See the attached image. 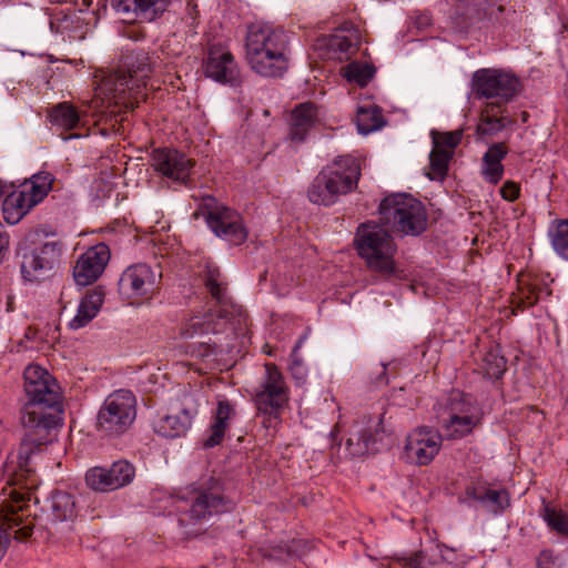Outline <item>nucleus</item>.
<instances>
[{"instance_id":"nucleus-56","label":"nucleus","mask_w":568,"mask_h":568,"mask_svg":"<svg viewBox=\"0 0 568 568\" xmlns=\"http://www.w3.org/2000/svg\"><path fill=\"white\" fill-rule=\"evenodd\" d=\"M190 400H193V398L191 396H185L184 397V404L186 405Z\"/></svg>"},{"instance_id":"nucleus-42","label":"nucleus","mask_w":568,"mask_h":568,"mask_svg":"<svg viewBox=\"0 0 568 568\" xmlns=\"http://www.w3.org/2000/svg\"><path fill=\"white\" fill-rule=\"evenodd\" d=\"M506 359L497 349H491L484 357V371L489 378L498 379L506 372Z\"/></svg>"},{"instance_id":"nucleus-28","label":"nucleus","mask_w":568,"mask_h":568,"mask_svg":"<svg viewBox=\"0 0 568 568\" xmlns=\"http://www.w3.org/2000/svg\"><path fill=\"white\" fill-rule=\"evenodd\" d=\"M481 420V416L467 417H440L443 437L447 439H460L474 430Z\"/></svg>"},{"instance_id":"nucleus-31","label":"nucleus","mask_w":568,"mask_h":568,"mask_svg":"<svg viewBox=\"0 0 568 568\" xmlns=\"http://www.w3.org/2000/svg\"><path fill=\"white\" fill-rule=\"evenodd\" d=\"M358 132L366 135L384 125L381 109L376 105L359 106L356 114Z\"/></svg>"},{"instance_id":"nucleus-14","label":"nucleus","mask_w":568,"mask_h":568,"mask_svg":"<svg viewBox=\"0 0 568 568\" xmlns=\"http://www.w3.org/2000/svg\"><path fill=\"white\" fill-rule=\"evenodd\" d=\"M207 78L230 85L240 84V69L232 52L221 44H211L204 60Z\"/></svg>"},{"instance_id":"nucleus-15","label":"nucleus","mask_w":568,"mask_h":568,"mask_svg":"<svg viewBox=\"0 0 568 568\" xmlns=\"http://www.w3.org/2000/svg\"><path fill=\"white\" fill-rule=\"evenodd\" d=\"M443 435L430 427H419L413 430L405 445L407 460L416 465H428L438 454Z\"/></svg>"},{"instance_id":"nucleus-5","label":"nucleus","mask_w":568,"mask_h":568,"mask_svg":"<svg viewBox=\"0 0 568 568\" xmlns=\"http://www.w3.org/2000/svg\"><path fill=\"white\" fill-rule=\"evenodd\" d=\"M355 245L358 255L376 280L388 281L399 276L400 270L395 261L396 244L382 225L362 224L355 236Z\"/></svg>"},{"instance_id":"nucleus-19","label":"nucleus","mask_w":568,"mask_h":568,"mask_svg":"<svg viewBox=\"0 0 568 568\" xmlns=\"http://www.w3.org/2000/svg\"><path fill=\"white\" fill-rule=\"evenodd\" d=\"M171 0H112L113 9L124 19L152 21L162 14Z\"/></svg>"},{"instance_id":"nucleus-53","label":"nucleus","mask_w":568,"mask_h":568,"mask_svg":"<svg viewBox=\"0 0 568 568\" xmlns=\"http://www.w3.org/2000/svg\"><path fill=\"white\" fill-rule=\"evenodd\" d=\"M335 44H337V45L339 47L341 51H345V52H346V51L351 48V45H352L351 41H348V40H346V39L338 40Z\"/></svg>"},{"instance_id":"nucleus-46","label":"nucleus","mask_w":568,"mask_h":568,"mask_svg":"<svg viewBox=\"0 0 568 568\" xmlns=\"http://www.w3.org/2000/svg\"><path fill=\"white\" fill-rule=\"evenodd\" d=\"M481 174L488 183L497 184L504 174V165L483 159Z\"/></svg>"},{"instance_id":"nucleus-7","label":"nucleus","mask_w":568,"mask_h":568,"mask_svg":"<svg viewBox=\"0 0 568 568\" xmlns=\"http://www.w3.org/2000/svg\"><path fill=\"white\" fill-rule=\"evenodd\" d=\"M359 165L355 159L345 156L323 169L313 180L307 195L312 203L332 205L339 195L348 193L357 183Z\"/></svg>"},{"instance_id":"nucleus-10","label":"nucleus","mask_w":568,"mask_h":568,"mask_svg":"<svg viewBox=\"0 0 568 568\" xmlns=\"http://www.w3.org/2000/svg\"><path fill=\"white\" fill-rule=\"evenodd\" d=\"M128 65V74L124 71L109 74L102 82V89L115 104L133 109L134 103L131 99L138 101L140 82L151 72V64L149 57L142 52L136 54L135 62Z\"/></svg>"},{"instance_id":"nucleus-36","label":"nucleus","mask_w":568,"mask_h":568,"mask_svg":"<svg viewBox=\"0 0 568 568\" xmlns=\"http://www.w3.org/2000/svg\"><path fill=\"white\" fill-rule=\"evenodd\" d=\"M374 74L375 68L366 62L353 61L344 68V77L359 87L367 85Z\"/></svg>"},{"instance_id":"nucleus-20","label":"nucleus","mask_w":568,"mask_h":568,"mask_svg":"<svg viewBox=\"0 0 568 568\" xmlns=\"http://www.w3.org/2000/svg\"><path fill=\"white\" fill-rule=\"evenodd\" d=\"M515 123L516 120L509 114L507 105L485 103L480 110L476 132L480 136H495Z\"/></svg>"},{"instance_id":"nucleus-50","label":"nucleus","mask_w":568,"mask_h":568,"mask_svg":"<svg viewBox=\"0 0 568 568\" xmlns=\"http://www.w3.org/2000/svg\"><path fill=\"white\" fill-rule=\"evenodd\" d=\"M9 246V235L0 224V261L3 258Z\"/></svg>"},{"instance_id":"nucleus-44","label":"nucleus","mask_w":568,"mask_h":568,"mask_svg":"<svg viewBox=\"0 0 568 568\" xmlns=\"http://www.w3.org/2000/svg\"><path fill=\"white\" fill-rule=\"evenodd\" d=\"M397 559L405 568H432L437 564L430 559L426 560V554L423 550L400 556Z\"/></svg>"},{"instance_id":"nucleus-47","label":"nucleus","mask_w":568,"mask_h":568,"mask_svg":"<svg viewBox=\"0 0 568 568\" xmlns=\"http://www.w3.org/2000/svg\"><path fill=\"white\" fill-rule=\"evenodd\" d=\"M538 568H564V561L550 550H544L537 558Z\"/></svg>"},{"instance_id":"nucleus-57","label":"nucleus","mask_w":568,"mask_h":568,"mask_svg":"<svg viewBox=\"0 0 568 568\" xmlns=\"http://www.w3.org/2000/svg\"><path fill=\"white\" fill-rule=\"evenodd\" d=\"M523 119H524V121H526V119H527V113L526 112H523Z\"/></svg>"},{"instance_id":"nucleus-52","label":"nucleus","mask_w":568,"mask_h":568,"mask_svg":"<svg viewBox=\"0 0 568 568\" xmlns=\"http://www.w3.org/2000/svg\"><path fill=\"white\" fill-rule=\"evenodd\" d=\"M440 552V559L448 564V565H452L454 562V554L450 549H448L447 547H444L439 550Z\"/></svg>"},{"instance_id":"nucleus-35","label":"nucleus","mask_w":568,"mask_h":568,"mask_svg":"<svg viewBox=\"0 0 568 568\" xmlns=\"http://www.w3.org/2000/svg\"><path fill=\"white\" fill-rule=\"evenodd\" d=\"M453 153L449 150L433 148L429 154L430 180H443L446 176Z\"/></svg>"},{"instance_id":"nucleus-38","label":"nucleus","mask_w":568,"mask_h":568,"mask_svg":"<svg viewBox=\"0 0 568 568\" xmlns=\"http://www.w3.org/2000/svg\"><path fill=\"white\" fill-rule=\"evenodd\" d=\"M541 516L548 527L557 534L568 538V514L561 509L545 505Z\"/></svg>"},{"instance_id":"nucleus-49","label":"nucleus","mask_w":568,"mask_h":568,"mask_svg":"<svg viewBox=\"0 0 568 568\" xmlns=\"http://www.w3.org/2000/svg\"><path fill=\"white\" fill-rule=\"evenodd\" d=\"M519 186L513 181L505 182V184L500 189L501 197L509 202L517 200L519 196Z\"/></svg>"},{"instance_id":"nucleus-22","label":"nucleus","mask_w":568,"mask_h":568,"mask_svg":"<svg viewBox=\"0 0 568 568\" xmlns=\"http://www.w3.org/2000/svg\"><path fill=\"white\" fill-rule=\"evenodd\" d=\"M381 420H369L368 425L358 428L346 442V449L351 457H361L378 450L376 444L382 439Z\"/></svg>"},{"instance_id":"nucleus-1","label":"nucleus","mask_w":568,"mask_h":568,"mask_svg":"<svg viewBox=\"0 0 568 568\" xmlns=\"http://www.w3.org/2000/svg\"><path fill=\"white\" fill-rule=\"evenodd\" d=\"M24 392L28 402L21 410V423L26 434L17 455L18 469L8 479L14 488L9 493L11 500L0 509V560L12 536L22 541L32 535L34 518L28 513V503L31 489L38 485L32 460L42 447L57 439L61 427L60 387L45 369L38 365L26 368Z\"/></svg>"},{"instance_id":"nucleus-24","label":"nucleus","mask_w":568,"mask_h":568,"mask_svg":"<svg viewBox=\"0 0 568 568\" xmlns=\"http://www.w3.org/2000/svg\"><path fill=\"white\" fill-rule=\"evenodd\" d=\"M316 118V108L306 102L297 105L291 114L290 139L293 142H303L312 129Z\"/></svg>"},{"instance_id":"nucleus-40","label":"nucleus","mask_w":568,"mask_h":568,"mask_svg":"<svg viewBox=\"0 0 568 568\" xmlns=\"http://www.w3.org/2000/svg\"><path fill=\"white\" fill-rule=\"evenodd\" d=\"M53 176L49 172H39L33 174L30 179L29 187L26 189L33 200H37V204L41 202L52 187Z\"/></svg>"},{"instance_id":"nucleus-54","label":"nucleus","mask_w":568,"mask_h":568,"mask_svg":"<svg viewBox=\"0 0 568 568\" xmlns=\"http://www.w3.org/2000/svg\"><path fill=\"white\" fill-rule=\"evenodd\" d=\"M382 368H383V372H382V374L379 375V382H381V383H385V384H386V383H387V379H384V377H383V375H384V373H385V371H386V366H385L384 364H382Z\"/></svg>"},{"instance_id":"nucleus-55","label":"nucleus","mask_w":568,"mask_h":568,"mask_svg":"<svg viewBox=\"0 0 568 568\" xmlns=\"http://www.w3.org/2000/svg\"><path fill=\"white\" fill-rule=\"evenodd\" d=\"M4 183L0 180V199L4 195Z\"/></svg>"},{"instance_id":"nucleus-11","label":"nucleus","mask_w":568,"mask_h":568,"mask_svg":"<svg viewBox=\"0 0 568 568\" xmlns=\"http://www.w3.org/2000/svg\"><path fill=\"white\" fill-rule=\"evenodd\" d=\"M520 87L515 74L497 69H479L471 78L475 97L486 99V103L507 105L518 95Z\"/></svg>"},{"instance_id":"nucleus-25","label":"nucleus","mask_w":568,"mask_h":568,"mask_svg":"<svg viewBox=\"0 0 568 568\" xmlns=\"http://www.w3.org/2000/svg\"><path fill=\"white\" fill-rule=\"evenodd\" d=\"M235 416L234 406L227 399L217 402L214 413V420L210 427V435L204 440L206 448H212L222 443L225 432L229 428L230 420Z\"/></svg>"},{"instance_id":"nucleus-43","label":"nucleus","mask_w":568,"mask_h":568,"mask_svg":"<svg viewBox=\"0 0 568 568\" xmlns=\"http://www.w3.org/2000/svg\"><path fill=\"white\" fill-rule=\"evenodd\" d=\"M462 136L463 132L459 130L445 133H437L436 131H433V148L445 149L453 152L454 149L460 143Z\"/></svg>"},{"instance_id":"nucleus-48","label":"nucleus","mask_w":568,"mask_h":568,"mask_svg":"<svg viewBox=\"0 0 568 568\" xmlns=\"http://www.w3.org/2000/svg\"><path fill=\"white\" fill-rule=\"evenodd\" d=\"M507 155V150L504 143H494L487 152L484 154V160L494 161L496 163H501V161Z\"/></svg>"},{"instance_id":"nucleus-30","label":"nucleus","mask_w":568,"mask_h":568,"mask_svg":"<svg viewBox=\"0 0 568 568\" xmlns=\"http://www.w3.org/2000/svg\"><path fill=\"white\" fill-rule=\"evenodd\" d=\"M52 124L63 130H74L81 121L78 110L68 102H61L54 105L49 113Z\"/></svg>"},{"instance_id":"nucleus-2","label":"nucleus","mask_w":568,"mask_h":568,"mask_svg":"<svg viewBox=\"0 0 568 568\" xmlns=\"http://www.w3.org/2000/svg\"><path fill=\"white\" fill-rule=\"evenodd\" d=\"M245 57L255 73L265 78L283 77L290 65L286 32L262 21L247 24Z\"/></svg>"},{"instance_id":"nucleus-6","label":"nucleus","mask_w":568,"mask_h":568,"mask_svg":"<svg viewBox=\"0 0 568 568\" xmlns=\"http://www.w3.org/2000/svg\"><path fill=\"white\" fill-rule=\"evenodd\" d=\"M383 225L400 235L418 236L427 227V212L424 204L409 194L386 196L378 207Z\"/></svg>"},{"instance_id":"nucleus-58","label":"nucleus","mask_w":568,"mask_h":568,"mask_svg":"<svg viewBox=\"0 0 568 568\" xmlns=\"http://www.w3.org/2000/svg\"><path fill=\"white\" fill-rule=\"evenodd\" d=\"M199 215H200V213H199V212H195V213H194V216H195V217H199Z\"/></svg>"},{"instance_id":"nucleus-37","label":"nucleus","mask_w":568,"mask_h":568,"mask_svg":"<svg viewBox=\"0 0 568 568\" xmlns=\"http://www.w3.org/2000/svg\"><path fill=\"white\" fill-rule=\"evenodd\" d=\"M34 205L37 200L24 190L10 193L3 201V212L18 211V215L24 216Z\"/></svg>"},{"instance_id":"nucleus-3","label":"nucleus","mask_w":568,"mask_h":568,"mask_svg":"<svg viewBox=\"0 0 568 568\" xmlns=\"http://www.w3.org/2000/svg\"><path fill=\"white\" fill-rule=\"evenodd\" d=\"M175 501L180 511L179 523L184 527L202 526L234 507V503L224 495L222 481L212 475H203L184 494L178 495Z\"/></svg>"},{"instance_id":"nucleus-13","label":"nucleus","mask_w":568,"mask_h":568,"mask_svg":"<svg viewBox=\"0 0 568 568\" xmlns=\"http://www.w3.org/2000/svg\"><path fill=\"white\" fill-rule=\"evenodd\" d=\"M288 398V388L282 373L274 364H265V376L253 397L257 414L264 416L263 423L277 419Z\"/></svg>"},{"instance_id":"nucleus-51","label":"nucleus","mask_w":568,"mask_h":568,"mask_svg":"<svg viewBox=\"0 0 568 568\" xmlns=\"http://www.w3.org/2000/svg\"><path fill=\"white\" fill-rule=\"evenodd\" d=\"M4 220L10 224L18 223L23 216L18 215V211L9 210L8 212H3Z\"/></svg>"},{"instance_id":"nucleus-33","label":"nucleus","mask_w":568,"mask_h":568,"mask_svg":"<svg viewBox=\"0 0 568 568\" xmlns=\"http://www.w3.org/2000/svg\"><path fill=\"white\" fill-rule=\"evenodd\" d=\"M504 11V7L501 4L495 7L487 3V0H473L471 4L466 12V19L468 22L466 23V28L473 24L475 21H478L481 16H486L491 20L499 21V13Z\"/></svg>"},{"instance_id":"nucleus-4","label":"nucleus","mask_w":568,"mask_h":568,"mask_svg":"<svg viewBox=\"0 0 568 568\" xmlns=\"http://www.w3.org/2000/svg\"><path fill=\"white\" fill-rule=\"evenodd\" d=\"M205 286L215 300L217 308L191 316L181 328V336L184 338L202 337L209 334L217 335L229 329L233 331L235 314L240 315V308L227 296V287L221 278L219 268L207 267Z\"/></svg>"},{"instance_id":"nucleus-41","label":"nucleus","mask_w":568,"mask_h":568,"mask_svg":"<svg viewBox=\"0 0 568 568\" xmlns=\"http://www.w3.org/2000/svg\"><path fill=\"white\" fill-rule=\"evenodd\" d=\"M87 485L97 491H111L114 490L109 479L108 469L104 467L90 468L85 474Z\"/></svg>"},{"instance_id":"nucleus-26","label":"nucleus","mask_w":568,"mask_h":568,"mask_svg":"<svg viewBox=\"0 0 568 568\" xmlns=\"http://www.w3.org/2000/svg\"><path fill=\"white\" fill-rule=\"evenodd\" d=\"M45 510L53 523L72 520L77 516L75 498L70 493L55 490L47 500Z\"/></svg>"},{"instance_id":"nucleus-9","label":"nucleus","mask_w":568,"mask_h":568,"mask_svg":"<svg viewBox=\"0 0 568 568\" xmlns=\"http://www.w3.org/2000/svg\"><path fill=\"white\" fill-rule=\"evenodd\" d=\"M138 413V400L133 392L118 389L109 394L97 414V429L109 437L125 434L133 425Z\"/></svg>"},{"instance_id":"nucleus-34","label":"nucleus","mask_w":568,"mask_h":568,"mask_svg":"<svg viewBox=\"0 0 568 568\" xmlns=\"http://www.w3.org/2000/svg\"><path fill=\"white\" fill-rule=\"evenodd\" d=\"M106 469L114 490L129 485L135 476L133 465L126 460L114 462L111 467Z\"/></svg>"},{"instance_id":"nucleus-17","label":"nucleus","mask_w":568,"mask_h":568,"mask_svg":"<svg viewBox=\"0 0 568 568\" xmlns=\"http://www.w3.org/2000/svg\"><path fill=\"white\" fill-rule=\"evenodd\" d=\"M110 260L109 246L99 243L89 247L77 261L73 267V278L80 286H87L95 282L103 273Z\"/></svg>"},{"instance_id":"nucleus-45","label":"nucleus","mask_w":568,"mask_h":568,"mask_svg":"<svg viewBox=\"0 0 568 568\" xmlns=\"http://www.w3.org/2000/svg\"><path fill=\"white\" fill-rule=\"evenodd\" d=\"M301 345H302V339H300L296 343V345L294 346V348L292 351V354H291L292 363L290 365L291 374H292L293 378L296 379V382L298 384H303L307 376V371H306L305 365L297 357V351L301 347Z\"/></svg>"},{"instance_id":"nucleus-16","label":"nucleus","mask_w":568,"mask_h":568,"mask_svg":"<svg viewBox=\"0 0 568 568\" xmlns=\"http://www.w3.org/2000/svg\"><path fill=\"white\" fill-rule=\"evenodd\" d=\"M152 168L173 182L186 183L193 161L174 149H155L151 155Z\"/></svg>"},{"instance_id":"nucleus-12","label":"nucleus","mask_w":568,"mask_h":568,"mask_svg":"<svg viewBox=\"0 0 568 568\" xmlns=\"http://www.w3.org/2000/svg\"><path fill=\"white\" fill-rule=\"evenodd\" d=\"M200 211L207 226L216 236L234 245L246 241L248 233L242 216L236 211L220 204L214 196H203Z\"/></svg>"},{"instance_id":"nucleus-27","label":"nucleus","mask_w":568,"mask_h":568,"mask_svg":"<svg viewBox=\"0 0 568 568\" xmlns=\"http://www.w3.org/2000/svg\"><path fill=\"white\" fill-rule=\"evenodd\" d=\"M104 298L102 290L88 292L81 300L75 316L70 321L69 326L72 329H79L89 324L100 311Z\"/></svg>"},{"instance_id":"nucleus-32","label":"nucleus","mask_w":568,"mask_h":568,"mask_svg":"<svg viewBox=\"0 0 568 568\" xmlns=\"http://www.w3.org/2000/svg\"><path fill=\"white\" fill-rule=\"evenodd\" d=\"M187 348L192 357L200 358L207 364L215 363L217 356L226 351L222 344H219L216 341L212 342L211 338L192 343Z\"/></svg>"},{"instance_id":"nucleus-8","label":"nucleus","mask_w":568,"mask_h":568,"mask_svg":"<svg viewBox=\"0 0 568 568\" xmlns=\"http://www.w3.org/2000/svg\"><path fill=\"white\" fill-rule=\"evenodd\" d=\"M37 233H29L18 244L17 258L26 281H41L59 265L62 255L60 241H38Z\"/></svg>"},{"instance_id":"nucleus-21","label":"nucleus","mask_w":568,"mask_h":568,"mask_svg":"<svg viewBox=\"0 0 568 568\" xmlns=\"http://www.w3.org/2000/svg\"><path fill=\"white\" fill-rule=\"evenodd\" d=\"M195 407H183L178 414H168L159 417L153 423L154 432L165 438H176L186 434L194 415Z\"/></svg>"},{"instance_id":"nucleus-18","label":"nucleus","mask_w":568,"mask_h":568,"mask_svg":"<svg viewBox=\"0 0 568 568\" xmlns=\"http://www.w3.org/2000/svg\"><path fill=\"white\" fill-rule=\"evenodd\" d=\"M160 277V272L153 271L148 264L139 263L122 273L119 287L129 297L144 296L154 291Z\"/></svg>"},{"instance_id":"nucleus-23","label":"nucleus","mask_w":568,"mask_h":568,"mask_svg":"<svg viewBox=\"0 0 568 568\" xmlns=\"http://www.w3.org/2000/svg\"><path fill=\"white\" fill-rule=\"evenodd\" d=\"M466 499L478 501L483 508L491 514H498L509 506V495L505 489H489L485 486H467Z\"/></svg>"},{"instance_id":"nucleus-39","label":"nucleus","mask_w":568,"mask_h":568,"mask_svg":"<svg viewBox=\"0 0 568 568\" xmlns=\"http://www.w3.org/2000/svg\"><path fill=\"white\" fill-rule=\"evenodd\" d=\"M549 236L554 251L568 261V220L557 222L549 230Z\"/></svg>"},{"instance_id":"nucleus-29","label":"nucleus","mask_w":568,"mask_h":568,"mask_svg":"<svg viewBox=\"0 0 568 568\" xmlns=\"http://www.w3.org/2000/svg\"><path fill=\"white\" fill-rule=\"evenodd\" d=\"M467 417L481 416L479 407L470 400V398L460 393L453 392L445 404L444 412L440 417Z\"/></svg>"}]
</instances>
